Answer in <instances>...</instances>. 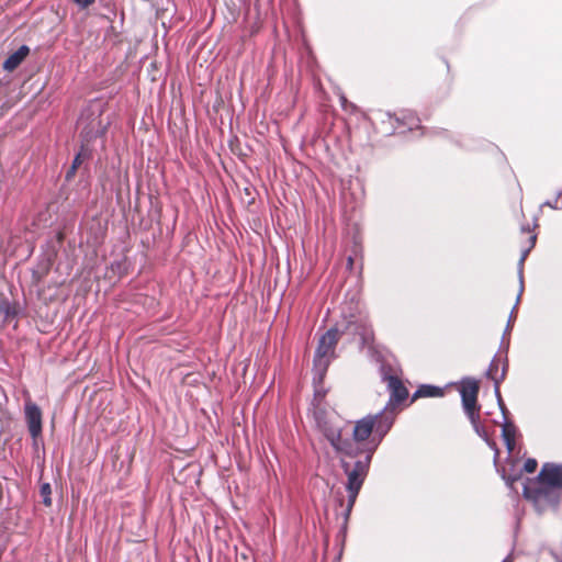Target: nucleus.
<instances>
[{
  "instance_id": "nucleus-1",
  "label": "nucleus",
  "mask_w": 562,
  "mask_h": 562,
  "mask_svg": "<svg viewBox=\"0 0 562 562\" xmlns=\"http://www.w3.org/2000/svg\"><path fill=\"white\" fill-rule=\"evenodd\" d=\"M522 495L538 513L557 510L562 502V463H543L536 477L526 480Z\"/></svg>"
},
{
  "instance_id": "nucleus-2",
  "label": "nucleus",
  "mask_w": 562,
  "mask_h": 562,
  "mask_svg": "<svg viewBox=\"0 0 562 562\" xmlns=\"http://www.w3.org/2000/svg\"><path fill=\"white\" fill-rule=\"evenodd\" d=\"M394 423V416H391L386 412H382L375 415H367L361 419L357 420L353 425L351 442L355 443L356 452L352 457L357 456L358 452L362 451L360 445H366L367 448L363 450L374 447L382 438L390 431Z\"/></svg>"
},
{
  "instance_id": "nucleus-3",
  "label": "nucleus",
  "mask_w": 562,
  "mask_h": 562,
  "mask_svg": "<svg viewBox=\"0 0 562 562\" xmlns=\"http://www.w3.org/2000/svg\"><path fill=\"white\" fill-rule=\"evenodd\" d=\"M374 452V447L366 450V457L363 460H358L355 462L352 469L348 462H342V469L347 474V484L346 490L348 493V502L346 508L341 512L345 521L348 520L351 510L355 506L359 492L363 485V482L368 475L369 467L371 462L372 454Z\"/></svg>"
},
{
  "instance_id": "nucleus-4",
  "label": "nucleus",
  "mask_w": 562,
  "mask_h": 562,
  "mask_svg": "<svg viewBox=\"0 0 562 562\" xmlns=\"http://www.w3.org/2000/svg\"><path fill=\"white\" fill-rule=\"evenodd\" d=\"M340 339V333L337 328L328 329L318 339V345L313 359V383L322 384L326 375L330 361L335 357V349Z\"/></svg>"
},
{
  "instance_id": "nucleus-5",
  "label": "nucleus",
  "mask_w": 562,
  "mask_h": 562,
  "mask_svg": "<svg viewBox=\"0 0 562 562\" xmlns=\"http://www.w3.org/2000/svg\"><path fill=\"white\" fill-rule=\"evenodd\" d=\"M315 418L318 429L337 452L349 457L355 454V443L341 437V428L338 425L339 418L336 414L319 411L316 413Z\"/></svg>"
},
{
  "instance_id": "nucleus-6",
  "label": "nucleus",
  "mask_w": 562,
  "mask_h": 562,
  "mask_svg": "<svg viewBox=\"0 0 562 562\" xmlns=\"http://www.w3.org/2000/svg\"><path fill=\"white\" fill-rule=\"evenodd\" d=\"M462 407L472 426L477 430L481 419V404L479 403L480 389H459Z\"/></svg>"
},
{
  "instance_id": "nucleus-7",
  "label": "nucleus",
  "mask_w": 562,
  "mask_h": 562,
  "mask_svg": "<svg viewBox=\"0 0 562 562\" xmlns=\"http://www.w3.org/2000/svg\"><path fill=\"white\" fill-rule=\"evenodd\" d=\"M25 400V419L27 423L30 435L36 439L42 435V412L40 407L31 400L27 391H24Z\"/></svg>"
},
{
  "instance_id": "nucleus-8",
  "label": "nucleus",
  "mask_w": 562,
  "mask_h": 562,
  "mask_svg": "<svg viewBox=\"0 0 562 562\" xmlns=\"http://www.w3.org/2000/svg\"><path fill=\"white\" fill-rule=\"evenodd\" d=\"M30 48L26 45H22L18 50L8 56L3 63V69L7 71L15 70L22 61L29 56Z\"/></svg>"
},
{
  "instance_id": "nucleus-9",
  "label": "nucleus",
  "mask_w": 562,
  "mask_h": 562,
  "mask_svg": "<svg viewBox=\"0 0 562 562\" xmlns=\"http://www.w3.org/2000/svg\"><path fill=\"white\" fill-rule=\"evenodd\" d=\"M381 373L382 381L386 383L387 386H404L401 370H397L389 364H384L381 368Z\"/></svg>"
},
{
  "instance_id": "nucleus-10",
  "label": "nucleus",
  "mask_w": 562,
  "mask_h": 562,
  "mask_svg": "<svg viewBox=\"0 0 562 562\" xmlns=\"http://www.w3.org/2000/svg\"><path fill=\"white\" fill-rule=\"evenodd\" d=\"M506 375V367L501 364L499 359L492 360L488 370L486 371V378L494 386H498Z\"/></svg>"
},
{
  "instance_id": "nucleus-11",
  "label": "nucleus",
  "mask_w": 562,
  "mask_h": 562,
  "mask_svg": "<svg viewBox=\"0 0 562 562\" xmlns=\"http://www.w3.org/2000/svg\"><path fill=\"white\" fill-rule=\"evenodd\" d=\"M101 113H99L95 117L91 120L89 124L83 126L82 133L88 139L95 138L98 136H102L106 131V125H103L101 122Z\"/></svg>"
},
{
  "instance_id": "nucleus-12",
  "label": "nucleus",
  "mask_w": 562,
  "mask_h": 562,
  "mask_svg": "<svg viewBox=\"0 0 562 562\" xmlns=\"http://www.w3.org/2000/svg\"><path fill=\"white\" fill-rule=\"evenodd\" d=\"M393 392L391 394L387 406L385 407L386 413L393 416L389 411H394L397 406H400L403 402H405L408 397V389H392Z\"/></svg>"
},
{
  "instance_id": "nucleus-13",
  "label": "nucleus",
  "mask_w": 562,
  "mask_h": 562,
  "mask_svg": "<svg viewBox=\"0 0 562 562\" xmlns=\"http://www.w3.org/2000/svg\"><path fill=\"white\" fill-rule=\"evenodd\" d=\"M502 436L508 451H513L516 446V428L513 424H505L502 428Z\"/></svg>"
},
{
  "instance_id": "nucleus-14",
  "label": "nucleus",
  "mask_w": 562,
  "mask_h": 562,
  "mask_svg": "<svg viewBox=\"0 0 562 562\" xmlns=\"http://www.w3.org/2000/svg\"><path fill=\"white\" fill-rule=\"evenodd\" d=\"M445 395V389H417L412 401L419 397H441Z\"/></svg>"
},
{
  "instance_id": "nucleus-15",
  "label": "nucleus",
  "mask_w": 562,
  "mask_h": 562,
  "mask_svg": "<svg viewBox=\"0 0 562 562\" xmlns=\"http://www.w3.org/2000/svg\"><path fill=\"white\" fill-rule=\"evenodd\" d=\"M15 315V311L11 307L10 302L5 297H0V317L3 322L9 321Z\"/></svg>"
},
{
  "instance_id": "nucleus-16",
  "label": "nucleus",
  "mask_w": 562,
  "mask_h": 562,
  "mask_svg": "<svg viewBox=\"0 0 562 562\" xmlns=\"http://www.w3.org/2000/svg\"><path fill=\"white\" fill-rule=\"evenodd\" d=\"M90 158L91 150L87 146L82 145L79 153L76 155L72 165L75 166V168H79L83 161Z\"/></svg>"
},
{
  "instance_id": "nucleus-17",
  "label": "nucleus",
  "mask_w": 562,
  "mask_h": 562,
  "mask_svg": "<svg viewBox=\"0 0 562 562\" xmlns=\"http://www.w3.org/2000/svg\"><path fill=\"white\" fill-rule=\"evenodd\" d=\"M480 383H481L480 380H477L475 378L467 376V378H463L460 382H450L446 386H465V387H469V386H480Z\"/></svg>"
},
{
  "instance_id": "nucleus-18",
  "label": "nucleus",
  "mask_w": 562,
  "mask_h": 562,
  "mask_svg": "<svg viewBox=\"0 0 562 562\" xmlns=\"http://www.w3.org/2000/svg\"><path fill=\"white\" fill-rule=\"evenodd\" d=\"M528 234V246L522 250L520 262H524L529 254V251L535 247L537 241V234L527 231Z\"/></svg>"
},
{
  "instance_id": "nucleus-19",
  "label": "nucleus",
  "mask_w": 562,
  "mask_h": 562,
  "mask_svg": "<svg viewBox=\"0 0 562 562\" xmlns=\"http://www.w3.org/2000/svg\"><path fill=\"white\" fill-rule=\"evenodd\" d=\"M40 494L43 498V504L45 506H50L52 505V498H50L52 487H50L49 483H43L41 485Z\"/></svg>"
},
{
  "instance_id": "nucleus-20",
  "label": "nucleus",
  "mask_w": 562,
  "mask_h": 562,
  "mask_svg": "<svg viewBox=\"0 0 562 562\" xmlns=\"http://www.w3.org/2000/svg\"><path fill=\"white\" fill-rule=\"evenodd\" d=\"M538 462L536 459L529 458L525 461L524 470L527 473H533L537 470Z\"/></svg>"
},
{
  "instance_id": "nucleus-21",
  "label": "nucleus",
  "mask_w": 562,
  "mask_h": 562,
  "mask_svg": "<svg viewBox=\"0 0 562 562\" xmlns=\"http://www.w3.org/2000/svg\"><path fill=\"white\" fill-rule=\"evenodd\" d=\"M76 4H78L81 9H86L92 5L95 0H72Z\"/></svg>"
},
{
  "instance_id": "nucleus-22",
  "label": "nucleus",
  "mask_w": 562,
  "mask_h": 562,
  "mask_svg": "<svg viewBox=\"0 0 562 562\" xmlns=\"http://www.w3.org/2000/svg\"><path fill=\"white\" fill-rule=\"evenodd\" d=\"M326 395V390L324 389H316L314 394V401H321Z\"/></svg>"
},
{
  "instance_id": "nucleus-23",
  "label": "nucleus",
  "mask_w": 562,
  "mask_h": 562,
  "mask_svg": "<svg viewBox=\"0 0 562 562\" xmlns=\"http://www.w3.org/2000/svg\"><path fill=\"white\" fill-rule=\"evenodd\" d=\"M78 168H75V166L71 164L70 168L66 172V180H70L76 176Z\"/></svg>"
},
{
  "instance_id": "nucleus-24",
  "label": "nucleus",
  "mask_w": 562,
  "mask_h": 562,
  "mask_svg": "<svg viewBox=\"0 0 562 562\" xmlns=\"http://www.w3.org/2000/svg\"><path fill=\"white\" fill-rule=\"evenodd\" d=\"M408 119L411 121L409 130H413L414 126H416V127L418 126V119L417 117H415L414 115H409Z\"/></svg>"
},
{
  "instance_id": "nucleus-25",
  "label": "nucleus",
  "mask_w": 562,
  "mask_h": 562,
  "mask_svg": "<svg viewBox=\"0 0 562 562\" xmlns=\"http://www.w3.org/2000/svg\"><path fill=\"white\" fill-rule=\"evenodd\" d=\"M494 396L495 398L497 400L498 404L501 407H503V400H502V396H501V393H499V389L498 387H495L494 389Z\"/></svg>"
},
{
  "instance_id": "nucleus-26",
  "label": "nucleus",
  "mask_w": 562,
  "mask_h": 562,
  "mask_svg": "<svg viewBox=\"0 0 562 562\" xmlns=\"http://www.w3.org/2000/svg\"><path fill=\"white\" fill-rule=\"evenodd\" d=\"M57 241L61 244L65 239V234L63 232H58L56 235Z\"/></svg>"
},
{
  "instance_id": "nucleus-27",
  "label": "nucleus",
  "mask_w": 562,
  "mask_h": 562,
  "mask_svg": "<svg viewBox=\"0 0 562 562\" xmlns=\"http://www.w3.org/2000/svg\"><path fill=\"white\" fill-rule=\"evenodd\" d=\"M373 338V334L372 331L370 330L369 333H367L364 336H363V341L364 342H368L369 340H371Z\"/></svg>"
},
{
  "instance_id": "nucleus-28",
  "label": "nucleus",
  "mask_w": 562,
  "mask_h": 562,
  "mask_svg": "<svg viewBox=\"0 0 562 562\" xmlns=\"http://www.w3.org/2000/svg\"><path fill=\"white\" fill-rule=\"evenodd\" d=\"M338 505H339V507H344V498L342 497H340L338 499Z\"/></svg>"
},
{
  "instance_id": "nucleus-29",
  "label": "nucleus",
  "mask_w": 562,
  "mask_h": 562,
  "mask_svg": "<svg viewBox=\"0 0 562 562\" xmlns=\"http://www.w3.org/2000/svg\"><path fill=\"white\" fill-rule=\"evenodd\" d=\"M83 122H85V116L82 115V116L80 117V124H83Z\"/></svg>"
},
{
  "instance_id": "nucleus-30",
  "label": "nucleus",
  "mask_w": 562,
  "mask_h": 562,
  "mask_svg": "<svg viewBox=\"0 0 562 562\" xmlns=\"http://www.w3.org/2000/svg\"><path fill=\"white\" fill-rule=\"evenodd\" d=\"M349 265H352L353 260L351 257L348 258Z\"/></svg>"
},
{
  "instance_id": "nucleus-31",
  "label": "nucleus",
  "mask_w": 562,
  "mask_h": 562,
  "mask_svg": "<svg viewBox=\"0 0 562 562\" xmlns=\"http://www.w3.org/2000/svg\"><path fill=\"white\" fill-rule=\"evenodd\" d=\"M419 386L426 387V386H430V385L429 384H420Z\"/></svg>"
}]
</instances>
